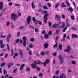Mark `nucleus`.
<instances>
[{
    "label": "nucleus",
    "mask_w": 78,
    "mask_h": 78,
    "mask_svg": "<svg viewBox=\"0 0 78 78\" xmlns=\"http://www.w3.org/2000/svg\"><path fill=\"white\" fill-rule=\"evenodd\" d=\"M11 18L13 21H16L17 19V14L14 13H12L11 15Z\"/></svg>",
    "instance_id": "1"
},
{
    "label": "nucleus",
    "mask_w": 78,
    "mask_h": 78,
    "mask_svg": "<svg viewBox=\"0 0 78 78\" xmlns=\"http://www.w3.org/2000/svg\"><path fill=\"white\" fill-rule=\"evenodd\" d=\"M23 45L24 47H26V44H27V39L26 37H23Z\"/></svg>",
    "instance_id": "2"
},
{
    "label": "nucleus",
    "mask_w": 78,
    "mask_h": 78,
    "mask_svg": "<svg viewBox=\"0 0 78 78\" xmlns=\"http://www.w3.org/2000/svg\"><path fill=\"white\" fill-rule=\"evenodd\" d=\"M48 16V14H45L44 16V23L45 24L47 23V20H48V18L47 17Z\"/></svg>",
    "instance_id": "3"
},
{
    "label": "nucleus",
    "mask_w": 78,
    "mask_h": 78,
    "mask_svg": "<svg viewBox=\"0 0 78 78\" xmlns=\"http://www.w3.org/2000/svg\"><path fill=\"white\" fill-rule=\"evenodd\" d=\"M58 58L59 59H60V64H62V63H63V57H61V54H60L59 57Z\"/></svg>",
    "instance_id": "4"
},
{
    "label": "nucleus",
    "mask_w": 78,
    "mask_h": 78,
    "mask_svg": "<svg viewBox=\"0 0 78 78\" xmlns=\"http://www.w3.org/2000/svg\"><path fill=\"white\" fill-rule=\"evenodd\" d=\"M31 16H28V17L27 18V21L29 25L30 23V22H31Z\"/></svg>",
    "instance_id": "5"
},
{
    "label": "nucleus",
    "mask_w": 78,
    "mask_h": 78,
    "mask_svg": "<svg viewBox=\"0 0 78 78\" xmlns=\"http://www.w3.org/2000/svg\"><path fill=\"white\" fill-rule=\"evenodd\" d=\"M61 22H59L58 23V24H55L53 25V26L52 27V28H58L59 24L61 23Z\"/></svg>",
    "instance_id": "6"
},
{
    "label": "nucleus",
    "mask_w": 78,
    "mask_h": 78,
    "mask_svg": "<svg viewBox=\"0 0 78 78\" xmlns=\"http://www.w3.org/2000/svg\"><path fill=\"white\" fill-rule=\"evenodd\" d=\"M55 18L56 19H57L58 21H59V20H61V18L60 17V16L59 15H56L55 16Z\"/></svg>",
    "instance_id": "7"
},
{
    "label": "nucleus",
    "mask_w": 78,
    "mask_h": 78,
    "mask_svg": "<svg viewBox=\"0 0 78 78\" xmlns=\"http://www.w3.org/2000/svg\"><path fill=\"white\" fill-rule=\"evenodd\" d=\"M10 37H11V34L9 33V35H8L7 37V41L8 42H9V39H10Z\"/></svg>",
    "instance_id": "8"
},
{
    "label": "nucleus",
    "mask_w": 78,
    "mask_h": 78,
    "mask_svg": "<svg viewBox=\"0 0 78 78\" xmlns=\"http://www.w3.org/2000/svg\"><path fill=\"white\" fill-rule=\"evenodd\" d=\"M49 62H50L49 59H47L46 60V62L43 63L44 65L45 66V67H46V64H48L49 63Z\"/></svg>",
    "instance_id": "9"
},
{
    "label": "nucleus",
    "mask_w": 78,
    "mask_h": 78,
    "mask_svg": "<svg viewBox=\"0 0 78 78\" xmlns=\"http://www.w3.org/2000/svg\"><path fill=\"white\" fill-rule=\"evenodd\" d=\"M70 50V46H68L67 49L64 50V51L65 52H69Z\"/></svg>",
    "instance_id": "10"
},
{
    "label": "nucleus",
    "mask_w": 78,
    "mask_h": 78,
    "mask_svg": "<svg viewBox=\"0 0 78 78\" xmlns=\"http://www.w3.org/2000/svg\"><path fill=\"white\" fill-rule=\"evenodd\" d=\"M13 65L14 63H13L10 62L9 63L8 65V69H10L11 68V66H12Z\"/></svg>",
    "instance_id": "11"
},
{
    "label": "nucleus",
    "mask_w": 78,
    "mask_h": 78,
    "mask_svg": "<svg viewBox=\"0 0 78 78\" xmlns=\"http://www.w3.org/2000/svg\"><path fill=\"white\" fill-rule=\"evenodd\" d=\"M20 56L21 58H22L23 56V51L20 50Z\"/></svg>",
    "instance_id": "12"
},
{
    "label": "nucleus",
    "mask_w": 78,
    "mask_h": 78,
    "mask_svg": "<svg viewBox=\"0 0 78 78\" xmlns=\"http://www.w3.org/2000/svg\"><path fill=\"white\" fill-rule=\"evenodd\" d=\"M3 3L1 2H0V9H3Z\"/></svg>",
    "instance_id": "13"
},
{
    "label": "nucleus",
    "mask_w": 78,
    "mask_h": 78,
    "mask_svg": "<svg viewBox=\"0 0 78 78\" xmlns=\"http://www.w3.org/2000/svg\"><path fill=\"white\" fill-rule=\"evenodd\" d=\"M48 43H46L44 44V48H47L48 47Z\"/></svg>",
    "instance_id": "14"
},
{
    "label": "nucleus",
    "mask_w": 78,
    "mask_h": 78,
    "mask_svg": "<svg viewBox=\"0 0 78 78\" xmlns=\"http://www.w3.org/2000/svg\"><path fill=\"white\" fill-rule=\"evenodd\" d=\"M35 64H31V66L32 67V68L33 69H36V68H37V66L35 65Z\"/></svg>",
    "instance_id": "15"
},
{
    "label": "nucleus",
    "mask_w": 78,
    "mask_h": 78,
    "mask_svg": "<svg viewBox=\"0 0 78 78\" xmlns=\"http://www.w3.org/2000/svg\"><path fill=\"white\" fill-rule=\"evenodd\" d=\"M72 37L73 38H74V37L76 38L78 37V35L76 34H73L72 35Z\"/></svg>",
    "instance_id": "16"
},
{
    "label": "nucleus",
    "mask_w": 78,
    "mask_h": 78,
    "mask_svg": "<svg viewBox=\"0 0 78 78\" xmlns=\"http://www.w3.org/2000/svg\"><path fill=\"white\" fill-rule=\"evenodd\" d=\"M25 64H23L20 67V70H23V67H24Z\"/></svg>",
    "instance_id": "17"
},
{
    "label": "nucleus",
    "mask_w": 78,
    "mask_h": 78,
    "mask_svg": "<svg viewBox=\"0 0 78 78\" xmlns=\"http://www.w3.org/2000/svg\"><path fill=\"white\" fill-rule=\"evenodd\" d=\"M68 11H70V12L72 13L73 12V9L72 7H69L68 9Z\"/></svg>",
    "instance_id": "18"
},
{
    "label": "nucleus",
    "mask_w": 78,
    "mask_h": 78,
    "mask_svg": "<svg viewBox=\"0 0 78 78\" xmlns=\"http://www.w3.org/2000/svg\"><path fill=\"white\" fill-rule=\"evenodd\" d=\"M19 54L17 53H15L14 55V56L13 57V59H15L16 58V56H18Z\"/></svg>",
    "instance_id": "19"
},
{
    "label": "nucleus",
    "mask_w": 78,
    "mask_h": 78,
    "mask_svg": "<svg viewBox=\"0 0 78 78\" xmlns=\"http://www.w3.org/2000/svg\"><path fill=\"white\" fill-rule=\"evenodd\" d=\"M59 3H58L57 4H55V8H58V6H59Z\"/></svg>",
    "instance_id": "20"
},
{
    "label": "nucleus",
    "mask_w": 78,
    "mask_h": 78,
    "mask_svg": "<svg viewBox=\"0 0 78 78\" xmlns=\"http://www.w3.org/2000/svg\"><path fill=\"white\" fill-rule=\"evenodd\" d=\"M66 4L68 6H69V7H70V4L69 3V1H66Z\"/></svg>",
    "instance_id": "21"
},
{
    "label": "nucleus",
    "mask_w": 78,
    "mask_h": 78,
    "mask_svg": "<svg viewBox=\"0 0 78 78\" xmlns=\"http://www.w3.org/2000/svg\"><path fill=\"white\" fill-rule=\"evenodd\" d=\"M34 46L33 45V43H30L29 46V48H33V47H34Z\"/></svg>",
    "instance_id": "22"
},
{
    "label": "nucleus",
    "mask_w": 78,
    "mask_h": 78,
    "mask_svg": "<svg viewBox=\"0 0 78 78\" xmlns=\"http://www.w3.org/2000/svg\"><path fill=\"white\" fill-rule=\"evenodd\" d=\"M59 50H62V45L60 44L59 45Z\"/></svg>",
    "instance_id": "23"
},
{
    "label": "nucleus",
    "mask_w": 78,
    "mask_h": 78,
    "mask_svg": "<svg viewBox=\"0 0 78 78\" xmlns=\"http://www.w3.org/2000/svg\"><path fill=\"white\" fill-rule=\"evenodd\" d=\"M32 5V8H33V9H34V8H35V5H34V3L32 2L31 4Z\"/></svg>",
    "instance_id": "24"
},
{
    "label": "nucleus",
    "mask_w": 78,
    "mask_h": 78,
    "mask_svg": "<svg viewBox=\"0 0 78 78\" xmlns=\"http://www.w3.org/2000/svg\"><path fill=\"white\" fill-rule=\"evenodd\" d=\"M48 34H45L44 35V38L45 39H47V38H48Z\"/></svg>",
    "instance_id": "25"
},
{
    "label": "nucleus",
    "mask_w": 78,
    "mask_h": 78,
    "mask_svg": "<svg viewBox=\"0 0 78 78\" xmlns=\"http://www.w3.org/2000/svg\"><path fill=\"white\" fill-rule=\"evenodd\" d=\"M37 62L38 63V64H40V65H41V64H43V63L42 62H41V61L39 60H38Z\"/></svg>",
    "instance_id": "26"
},
{
    "label": "nucleus",
    "mask_w": 78,
    "mask_h": 78,
    "mask_svg": "<svg viewBox=\"0 0 78 78\" xmlns=\"http://www.w3.org/2000/svg\"><path fill=\"white\" fill-rule=\"evenodd\" d=\"M59 39V37L57 36L55 38V42H58L57 41H58V40Z\"/></svg>",
    "instance_id": "27"
},
{
    "label": "nucleus",
    "mask_w": 78,
    "mask_h": 78,
    "mask_svg": "<svg viewBox=\"0 0 78 78\" xmlns=\"http://www.w3.org/2000/svg\"><path fill=\"white\" fill-rule=\"evenodd\" d=\"M56 44L53 47L55 48V47H57V46H58V42H55Z\"/></svg>",
    "instance_id": "28"
},
{
    "label": "nucleus",
    "mask_w": 78,
    "mask_h": 78,
    "mask_svg": "<svg viewBox=\"0 0 78 78\" xmlns=\"http://www.w3.org/2000/svg\"><path fill=\"white\" fill-rule=\"evenodd\" d=\"M65 24L64 23H63V24L62 26H60V28H64V27H65Z\"/></svg>",
    "instance_id": "29"
},
{
    "label": "nucleus",
    "mask_w": 78,
    "mask_h": 78,
    "mask_svg": "<svg viewBox=\"0 0 78 78\" xmlns=\"http://www.w3.org/2000/svg\"><path fill=\"white\" fill-rule=\"evenodd\" d=\"M62 7V8H64V7H66V5H64V3H63L61 4Z\"/></svg>",
    "instance_id": "30"
},
{
    "label": "nucleus",
    "mask_w": 78,
    "mask_h": 78,
    "mask_svg": "<svg viewBox=\"0 0 78 78\" xmlns=\"http://www.w3.org/2000/svg\"><path fill=\"white\" fill-rule=\"evenodd\" d=\"M1 48H3V47H5V44H1Z\"/></svg>",
    "instance_id": "31"
},
{
    "label": "nucleus",
    "mask_w": 78,
    "mask_h": 78,
    "mask_svg": "<svg viewBox=\"0 0 78 78\" xmlns=\"http://www.w3.org/2000/svg\"><path fill=\"white\" fill-rule=\"evenodd\" d=\"M60 31V30H56V34H58L59 33V31Z\"/></svg>",
    "instance_id": "32"
},
{
    "label": "nucleus",
    "mask_w": 78,
    "mask_h": 78,
    "mask_svg": "<svg viewBox=\"0 0 78 78\" xmlns=\"http://www.w3.org/2000/svg\"><path fill=\"white\" fill-rule=\"evenodd\" d=\"M26 70L27 71H30L31 70V69L30 68L27 67L26 68Z\"/></svg>",
    "instance_id": "33"
},
{
    "label": "nucleus",
    "mask_w": 78,
    "mask_h": 78,
    "mask_svg": "<svg viewBox=\"0 0 78 78\" xmlns=\"http://www.w3.org/2000/svg\"><path fill=\"white\" fill-rule=\"evenodd\" d=\"M71 19L72 20H75V17H74V16H72L71 17Z\"/></svg>",
    "instance_id": "34"
},
{
    "label": "nucleus",
    "mask_w": 78,
    "mask_h": 78,
    "mask_svg": "<svg viewBox=\"0 0 78 78\" xmlns=\"http://www.w3.org/2000/svg\"><path fill=\"white\" fill-rule=\"evenodd\" d=\"M30 42H34V39L33 38H31L30 40Z\"/></svg>",
    "instance_id": "35"
},
{
    "label": "nucleus",
    "mask_w": 78,
    "mask_h": 78,
    "mask_svg": "<svg viewBox=\"0 0 78 78\" xmlns=\"http://www.w3.org/2000/svg\"><path fill=\"white\" fill-rule=\"evenodd\" d=\"M6 37V35L3 36V35L1 34V37L2 38H5Z\"/></svg>",
    "instance_id": "36"
},
{
    "label": "nucleus",
    "mask_w": 78,
    "mask_h": 78,
    "mask_svg": "<svg viewBox=\"0 0 78 78\" xmlns=\"http://www.w3.org/2000/svg\"><path fill=\"white\" fill-rule=\"evenodd\" d=\"M72 29L73 30H78V28H74L73 27H72Z\"/></svg>",
    "instance_id": "37"
},
{
    "label": "nucleus",
    "mask_w": 78,
    "mask_h": 78,
    "mask_svg": "<svg viewBox=\"0 0 78 78\" xmlns=\"http://www.w3.org/2000/svg\"><path fill=\"white\" fill-rule=\"evenodd\" d=\"M5 62H4L2 63L1 65V67H2V66H5Z\"/></svg>",
    "instance_id": "38"
},
{
    "label": "nucleus",
    "mask_w": 78,
    "mask_h": 78,
    "mask_svg": "<svg viewBox=\"0 0 78 78\" xmlns=\"http://www.w3.org/2000/svg\"><path fill=\"white\" fill-rule=\"evenodd\" d=\"M29 27L30 28H32L33 30H34V27L33 26L29 25Z\"/></svg>",
    "instance_id": "39"
},
{
    "label": "nucleus",
    "mask_w": 78,
    "mask_h": 78,
    "mask_svg": "<svg viewBox=\"0 0 78 78\" xmlns=\"http://www.w3.org/2000/svg\"><path fill=\"white\" fill-rule=\"evenodd\" d=\"M2 44H3V40L0 41V45H2Z\"/></svg>",
    "instance_id": "40"
},
{
    "label": "nucleus",
    "mask_w": 78,
    "mask_h": 78,
    "mask_svg": "<svg viewBox=\"0 0 78 78\" xmlns=\"http://www.w3.org/2000/svg\"><path fill=\"white\" fill-rule=\"evenodd\" d=\"M24 27L23 26H21L20 28L19 29L21 30H22V29H24Z\"/></svg>",
    "instance_id": "41"
},
{
    "label": "nucleus",
    "mask_w": 78,
    "mask_h": 78,
    "mask_svg": "<svg viewBox=\"0 0 78 78\" xmlns=\"http://www.w3.org/2000/svg\"><path fill=\"white\" fill-rule=\"evenodd\" d=\"M45 54V53L43 51H42L41 53V55H44Z\"/></svg>",
    "instance_id": "42"
},
{
    "label": "nucleus",
    "mask_w": 78,
    "mask_h": 78,
    "mask_svg": "<svg viewBox=\"0 0 78 78\" xmlns=\"http://www.w3.org/2000/svg\"><path fill=\"white\" fill-rule=\"evenodd\" d=\"M38 22H39V21H38L37 20H36V21L35 22V25H37V24L38 23Z\"/></svg>",
    "instance_id": "43"
},
{
    "label": "nucleus",
    "mask_w": 78,
    "mask_h": 78,
    "mask_svg": "<svg viewBox=\"0 0 78 78\" xmlns=\"http://www.w3.org/2000/svg\"><path fill=\"white\" fill-rule=\"evenodd\" d=\"M10 24V22L9 21H8L6 22V26H8Z\"/></svg>",
    "instance_id": "44"
},
{
    "label": "nucleus",
    "mask_w": 78,
    "mask_h": 78,
    "mask_svg": "<svg viewBox=\"0 0 78 78\" xmlns=\"http://www.w3.org/2000/svg\"><path fill=\"white\" fill-rule=\"evenodd\" d=\"M42 12V9H39L38 10L37 12Z\"/></svg>",
    "instance_id": "45"
},
{
    "label": "nucleus",
    "mask_w": 78,
    "mask_h": 78,
    "mask_svg": "<svg viewBox=\"0 0 78 78\" xmlns=\"http://www.w3.org/2000/svg\"><path fill=\"white\" fill-rule=\"evenodd\" d=\"M43 9H48V8L46 6H43Z\"/></svg>",
    "instance_id": "46"
},
{
    "label": "nucleus",
    "mask_w": 78,
    "mask_h": 78,
    "mask_svg": "<svg viewBox=\"0 0 78 78\" xmlns=\"http://www.w3.org/2000/svg\"><path fill=\"white\" fill-rule=\"evenodd\" d=\"M59 70H58L56 71V72L55 73V74L58 75L59 74Z\"/></svg>",
    "instance_id": "47"
},
{
    "label": "nucleus",
    "mask_w": 78,
    "mask_h": 78,
    "mask_svg": "<svg viewBox=\"0 0 78 78\" xmlns=\"http://www.w3.org/2000/svg\"><path fill=\"white\" fill-rule=\"evenodd\" d=\"M67 29V27H65L64 29L63 30V32H65V31H66V30Z\"/></svg>",
    "instance_id": "48"
},
{
    "label": "nucleus",
    "mask_w": 78,
    "mask_h": 78,
    "mask_svg": "<svg viewBox=\"0 0 78 78\" xmlns=\"http://www.w3.org/2000/svg\"><path fill=\"white\" fill-rule=\"evenodd\" d=\"M21 16V13L20 12H19L18 13V17H20Z\"/></svg>",
    "instance_id": "49"
},
{
    "label": "nucleus",
    "mask_w": 78,
    "mask_h": 78,
    "mask_svg": "<svg viewBox=\"0 0 78 78\" xmlns=\"http://www.w3.org/2000/svg\"><path fill=\"white\" fill-rule=\"evenodd\" d=\"M70 23H66V27H70Z\"/></svg>",
    "instance_id": "50"
},
{
    "label": "nucleus",
    "mask_w": 78,
    "mask_h": 78,
    "mask_svg": "<svg viewBox=\"0 0 78 78\" xmlns=\"http://www.w3.org/2000/svg\"><path fill=\"white\" fill-rule=\"evenodd\" d=\"M48 24H49V27H51V25H52L51 23H50V21H49Z\"/></svg>",
    "instance_id": "51"
},
{
    "label": "nucleus",
    "mask_w": 78,
    "mask_h": 78,
    "mask_svg": "<svg viewBox=\"0 0 78 78\" xmlns=\"http://www.w3.org/2000/svg\"><path fill=\"white\" fill-rule=\"evenodd\" d=\"M48 34L49 35H51V34H52V32H51V31L50 30L48 33Z\"/></svg>",
    "instance_id": "52"
},
{
    "label": "nucleus",
    "mask_w": 78,
    "mask_h": 78,
    "mask_svg": "<svg viewBox=\"0 0 78 78\" xmlns=\"http://www.w3.org/2000/svg\"><path fill=\"white\" fill-rule=\"evenodd\" d=\"M72 64H76V62L75 61H72L71 62Z\"/></svg>",
    "instance_id": "53"
},
{
    "label": "nucleus",
    "mask_w": 78,
    "mask_h": 78,
    "mask_svg": "<svg viewBox=\"0 0 78 78\" xmlns=\"http://www.w3.org/2000/svg\"><path fill=\"white\" fill-rule=\"evenodd\" d=\"M62 17L63 19H64L65 18V17H66V16H65V15L62 14Z\"/></svg>",
    "instance_id": "54"
},
{
    "label": "nucleus",
    "mask_w": 78,
    "mask_h": 78,
    "mask_svg": "<svg viewBox=\"0 0 78 78\" xmlns=\"http://www.w3.org/2000/svg\"><path fill=\"white\" fill-rule=\"evenodd\" d=\"M16 72H17V69H14L13 71V73H15Z\"/></svg>",
    "instance_id": "55"
},
{
    "label": "nucleus",
    "mask_w": 78,
    "mask_h": 78,
    "mask_svg": "<svg viewBox=\"0 0 78 78\" xmlns=\"http://www.w3.org/2000/svg\"><path fill=\"white\" fill-rule=\"evenodd\" d=\"M33 22H35L36 21V19H35V17H33Z\"/></svg>",
    "instance_id": "56"
},
{
    "label": "nucleus",
    "mask_w": 78,
    "mask_h": 78,
    "mask_svg": "<svg viewBox=\"0 0 78 78\" xmlns=\"http://www.w3.org/2000/svg\"><path fill=\"white\" fill-rule=\"evenodd\" d=\"M4 74L5 75V74H6L7 73V72L5 71V70H4Z\"/></svg>",
    "instance_id": "57"
},
{
    "label": "nucleus",
    "mask_w": 78,
    "mask_h": 78,
    "mask_svg": "<svg viewBox=\"0 0 78 78\" xmlns=\"http://www.w3.org/2000/svg\"><path fill=\"white\" fill-rule=\"evenodd\" d=\"M19 39H17L16 41H15V42L16 43V44H17L19 42Z\"/></svg>",
    "instance_id": "58"
},
{
    "label": "nucleus",
    "mask_w": 78,
    "mask_h": 78,
    "mask_svg": "<svg viewBox=\"0 0 78 78\" xmlns=\"http://www.w3.org/2000/svg\"><path fill=\"white\" fill-rule=\"evenodd\" d=\"M15 6H20V4H15Z\"/></svg>",
    "instance_id": "59"
},
{
    "label": "nucleus",
    "mask_w": 78,
    "mask_h": 78,
    "mask_svg": "<svg viewBox=\"0 0 78 78\" xmlns=\"http://www.w3.org/2000/svg\"><path fill=\"white\" fill-rule=\"evenodd\" d=\"M39 75L40 77H41V76H42L43 75V74L42 73H40L39 74Z\"/></svg>",
    "instance_id": "60"
},
{
    "label": "nucleus",
    "mask_w": 78,
    "mask_h": 78,
    "mask_svg": "<svg viewBox=\"0 0 78 78\" xmlns=\"http://www.w3.org/2000/svg\"><path fill=\"white\" fill-rule=\"evenodd\" d=\"M5 58H6L7 57H8V54H6L5 56Z\"/></svg>",
    "instance_id": "61"
},
{
    "label": "nucleus",
    "mask_w": 78,
    "mask_h": 78,
    "mask_svg": "<svg viewBox=\"0 0 78 78\" xmlns=\"http://www.w3.org/2000/svg\"><path fill=\"white\" fill-rule=\"evenodd\" d=\"M7 49L9 51V45L8 44H7Z\"/></svg>",
    "instance_id": "62"
},
{
    "label": "nucleus",
    "mask_w": 78,
    "mask_h": 78,
    "mask_svg": "<svg viewBox=\"0 0 78 78\" xmlns=\"http://www.w3.org/2000/svg\"><path fill=\"white\" fill-rule=\"evenodd\" d=\"M53 56H56V52H54L52 54Z\"/></svg>",
    "instance_id": "63"
},
{
    "label": "nucleus",
    "mask_w": 78,
    "mask_h": 78,
    "mask_svg": "<svg viewBox=\"0 0 78 78\" xmlns=\"http://www.w3.org/2000/svg\"><path fill=\"white\" fill-rule=\"evenodd\" d=\"M45 33V30H44L42 32V34H44Z\"/></svg>",
    "instance_id": "64"
}]
</instances>
